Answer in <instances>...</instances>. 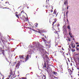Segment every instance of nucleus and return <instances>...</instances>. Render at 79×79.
I'll return each instance as SVG.
<instances>
[{
	"label": "nucleus",
	"mask_w": 79,
	"mask_h": 79,
	"mask_svg": "<svg viewBox=\"0 0 79 79\" xmlns=\"http://www.w3.org/2000/svg\"><path fill=\"white\" fill-rule=\"evenodd\" d=\"M45 56L46 58H47V59H48L49 58H48V57L47 55H45Z\"/></svg>",
	"instance_id": "a211bd4d"
},
{
	"label": "nucleus",
	"mask_w": 79,
	"mask_h": 79,
	"mask_svg": "<svg viewBox=\"0 0 79 79\" xmlns=\"http://www.w3.org/2000/svg\"><path fill=\"white\" fill-rule=\"evenodd\" d=\"M70 65L71 66H73V64H72V63H70Z\"/></svg>",
	"instance_id": "ea45409f"
},
{
	"label": "nucleus",
	"mask_w": 79,
	"mask_h": 79,
	"mask_svg": "<svg viewBox=\"0 0 79 79\" xmlns=\"http://www.w3.org/2000/svg\"><path fill=\"white\" fill-rule=\"evenodd\" d=\"M28 76H29V74H28L26 75V77H28Z\"/></svg>",
	"instance_id": "c85d7f7f"
},
{
	"label": "nucleus",
	"mask_w": 79,
	"mask_h": 79,
	"mask_svg": "<svg viewBox=\"0 0 79 79\" xmlns=\"http://www.w3.org/2000/svg\"><path fill=\"white\" fill-rule=\"evenodd\" d=\"M56 34V33H57L58 32L57 31H56V32H54Z\"/></svg>",
	"instance_id": "c03bdc74"
},
{
	"label": "nucleus",
	"mask_w": 79,
	"mask_h": 79,
	"mask_svg": "<svg viewBox=\"0 0 79 79\" xmlns=\"http://www.w3.org/2000/svg\"><path fill=\"white\" fill-rule=\"evenodd\" d=\"M69 35H70V36L71 35V33H70V32H69Z\"/></svg>",
	"instance_id": "3c124183"
},
{
	"label": "nucleus",
	"mask_w": 79,
	"mask_h": 79,
	"mask_svg": "<svg viewBox=\"0 0 79 79\" xmlns=\"http://www.w3.org/2000/svg\"><path fill=\"white\" fill-rule=\"evenodd\" d=\"M53 14L54 15H56V9H55L54 11V12H53Z\"/></svg>",
	"instance_id": "ddd939ff"
},
{
	"label": "nucleus",
	"mask_w": 79,
	"mask_h": 79,
	"mask_svg": "<svg viewBox=\"0 0 79 79\" xmlns=\"http://www.w3.org/2000/svg\"><path fill=\"white\" fill-rule=\"evenodd\" d=\"M18 16H21V15L20 14H19Z\"/></svg>",
	"instance_id": "6e6d98bb"
},
{
	"label": "nucleus",
	"mask_w": 79,
	"mask_h": 79,
	"mask_svg": "<svg viewBox=\"0 0 79 79\" xmlns=\"http://www.w3.org/2000/svg\"><path fill=\"white\" fill-rule=\"evenodd\" d=\"M45 45H46V46H48V44H45Z\"/></svg>",
	"instance_id": "09e8293b"
},
{
	"label": "nucleus",
	"mask_w": 79,
	"mask_h": 79,
	"mask_svg": "<svg viewBox=\"0 0 79 79\" xmlns=\"http://www.w3.org/2000/svg\"><path fill=\"white\" fill-rule=\"evenodd\" d=\"M77 47H79V45H77Z\"/></svg>",
	"instance_id": "37998d69"
},
{
	"label": "nucleus",
	"mask_w": 79,
	"mask_h": 79,
	"mask_svg": "<svg viewBox=\"0 0 79 79\" xmlns=\"http://www.w3.org/2000/svg\"><path fill=\"white\" fill-rule=\"evenodd\" d=\"M71 47L72 48H75V47H76V45L75 44H73V43H71Z\"/></svg>",
	"instance_id": "423d86ee"
},
{
	"label": "nucleus",
	"mask_w": 79,
	"mask_h": 79,
	"mask_svg": "<svg viewBox=\"0 0 79 79\" xmlns=\"http://www.w3.org/2000/svg\"><path fill=\"white\" fill-rule=\"evenodd\" d=\"M15 16L18 18H19V16L18 14H16Z\"/></svg>",
	"instance_id": "aec40b11"
},
{
	"label": "nucleus",
	"mask_w": 79,
	"mask_h": 79,
	"mask_svg": "<svg viewBox=\"0 0 79 79\" xmlns=\"http://www.w3.org/2000/svg\"><path fill=\"white\" fill-rule=\"evenodd\" d=\"M66 55H68V54L67 53L66 54Z\"/></svg>",
	"instance_id": "0e129e2a"
},
{
	"label": "nucleus",
	"mask_w": 79,
	"mask_h": 79,
	"mask_svg": "<svg viewBox=\"0 0 79 79\" xmlns=\"http://www.w3.org/2000/svg\"><path fill=\"white\" fill-rule=\"evenodd\" d=\"M53 73L54 74V75H56V74H57V73L56 72H55V71H54V72H53Z\"/></svg>",
	"instance_id": "f3484780"
},
{
	"label": "nucleus",
	"mask_w": 79,
	"mask_h": 79,
	"mask_svg": "<svg viewBox=\"0 0 79 79\" xmlns=\"http://www.w3.org/2000/svg\"><path fill=\"white\" fill-rule=\"evenodd\" d=\"M32 31H34L35 32H37V31L34 29H31Z\"/></svg>",
	"instance_id": "5701e85b"
},
{
	"label": "nucleus",
	"mask_w": 79,
	"mask_h": 79,
	"mask_svg": "<svg viewBox=\"0 0 79 79\" xmlns=\"http://www.w3.org/2000/svg\"><path fill=\"white\" fill-rule=\"evenodd\" d=\"M54 23H56V21H57V19H56V18L54 19Z\"/></svg>",
	"instance_id": "2eb2a0df"
},
{
	"label": "nucleus",
	"mask_w": 79,
	"mask_h": 79,
	"mask_svg": "<svg viewBox=\"0 0 79 79\" xmlns=\"http://www.w3.org/2000/svg\"><path fill=\"white\" fill-rule=\"evenodd\" d=\"M68 60L69 62H70V60H69V58H68Z\"/></svg>",
	"instance_id": "72a5a7b5"
},
{
	"label": "nucleus",
	"mask_w": 79,
	"mask_h": 79,
	"mask_svg": "<svg viewBox=\"0 0 79 79\" xmlns=\"http://www.w3.org/2000/svg\"><path fill=\"white\" fill-rule=\"evenodd\" d=\"M28 59H29V55H27V57H26L25 60L26 61H27Z\"/></svg>",
	"instance_id": "6e6552de"
},
{
	"label": "nucleus",
	"mask_w": 79,
	"mask_h": 79,
	"mask_svg": "<svg viewBox=\"0 0 79 79\" xmlns=\"http://www.w3.org/2000/svg\"><path fill=\"white\" fill-rule=\"evenodd\" d=\"M69 69V70L70 71V72H71V73H72L73 72V71H72V70H71L70 69Z\"/></svg>",
	"instance_id": "473e14b6"
},
{
	"label": "nucleus",
	"mask_w": 79,
	"mask_h": 79,
	"mask_svg": "<svg viewBox=\"0 0 79 79\" xmlns=\"http://www.w3.org/2000/svg\"><path fill=\"white\" fill-rule=\"evenodd\" d=\"M70 37H71V38H73V36H72V35H70Z\"/></svg>",
	"instance_id": "79ce46f5"
},
{
	"label": "nucleus",
	"mask_w": 79,
	"mask_h": 79,
	"mask_svg": "<svg viewBox=\"0 0 79 79\" xmlns=\"http://www.w3.org/2000/svg\"><path fill=\"white\" fill-rule=\"evenodd\" d=\"M75 48L77 50H79V48H77V47H76Z\"/></svg>",
	"instance_id": "7c9ffc66"
},
{
	"label": "nucleus",
	"mask_w": 79,
	"mask_h": 79,
	"mask_svg": "<svg viewBox=\"0 0 79 79\" xmlns=\"http://www.w3.org/2000/svg\"><path fill=\"white\" fill-rule=\"evenodd\" d=\"M8 77L9 78H10V79H12L15 77V74H13V72H12L11 70H10V72L9 75L8 76Z\"/></svg>",
	"instance_id": "f03ea898"
},
{
	"label": "nucleus",
	"mask_w": 79,
	"mask_h": 79,
	"mask_svg": "<svg viewBox=\"0 0 79 79\" xmlns=\"http://www.w3.org/2000/svg\"><path fill=\"white\" fill-rule=\"evenodd\" d=\"M55 22H53L52 23V26H54V24H55Z\"/></svg>",
	"instance_id": "393cba45"
},
{
	"label": "nucleus",
	"mask_w": 79,
	"mask_h": 79,
	"mask_svg": "<svg viewBox=\"0 0 79 79\" xmlns=\"http://www.w3.org/2000/svg\"><path fill=\"white\" fill-rule=\"evenodd\" d=\"M9 78H9H9H6V79H10Z\"/></svg>",
	"instance_id": "864d4df0"
},
{
	"label": "nucleus",
	"mask_w": 79,
	"mask_h": 79,
	"mask_svg": "<svg viewBox=\"0 0 79 79\" xmlns=\"http://www.w3.org/2000/svg\"><path fill=\"white\" fill-rule=\"evenodd\" d=\"M47 41H46V42H44V44H47Z\"/></svg>",
	"instance_id": "f704fd0d"
},
{
	"label": "nucleus",
	"mask_w": 79,
	"mask_h": 79,
	"mask_svg": "<svg viewBox=\"0 0 79 79\" xmlns=\"http://www.w3.org/2000/svg\"><path fill=\"white\" fill-rule=\"evenodd\" d=\"M69 48H70V49H71V46H69Z\"/></svg>",
	"instance_id": "c9c22d12"
},
{
	"label": "nucleus",
	"mask_w": 79,
	"mask_h": 79,
	"mask_svg": "<svg viewBox=\"0 0 79 79\" xmlns=\"http://www.w3.org/2000/svg\"><path fill=\"white\" fill-rule=\"evenodd\" d=\"M75 44H79V43H76Z\"/></svg>",
	"instance_id": "de8ad7c7"
},
{
	"label": "nucleus",
	"mask_w": 79,
	"mask_h": 79,
	"mask_svg": "<svg viewBox=\"0 0 79 79\" xmlns=\"http://www.w3.org/2000/svg\"><path fill=\"white\" fill-rule=\"evenodd\" d=\"M45 32V30H41L38 31L39 33H40V34L41 35V34H42V32L44 33Z\"/></svg>",
	"instance_id": "39448f33"
},
{
	"label": "nucleus",
	"mask_w": 79,
	"mask_h": 79,
	"mask_svg": "<svg viewBox=\"0 0 79 79\" xmlns=\"http://www.w3.org/2000/svg\"><path fill=\"white\" fill-rule=\"evenodd\" d=\"M53 10H51V13H52V12H53Z\"/></svg>",
	"instance_id": "49530a36"
},
{
	"label": "nucleus",
	"mask_w": 79,
	"mask_h": 79,
	"mask_svg": "<svg viewBox=\"0 0 79 79\" xmlns=\"http://www.w3.org/2000/svg\"><path fill=\"white\" fill-rule=\"evenodd\" d=\"M0 8H2V7H1V6H0Z\"/></svg>",
	"instance_id": "774afa93"
},
{
	"label": "nucleus",
	"mask_w": 79,
	"mask_h": 79,
	"mask_svg": "<svg viewBox=\"0 0 79 79\" xmlns=\"http://www.w3.org/2000/svg\"><path fill=\"white\" fill-rule=\"evenodd\" d=\"M37 26H38V23H36V24L35 25V27H37Z\"/></svg>",
	"instance_id": "cd10ccee"
},
{
	"label": "nucleus",
	"mask_w": 79,
	"mask_h": 79,
	"mask_svg": "<svg viewBox=\"0 0 79 79\" xmlns=\"http://www.w3.org/2000/svg\"><path fill=\"white\" fill-rule=\"evenodd\" d=\"M60 52L61 53H62V55H64V52H63V51H60Z\"/></svg>",
	"instance_id": "dca6fc26"
},
{
	"label": "nucleus",
	"mask_w": 79,
	"mask_h": 79,
	"mask_svg": "<svg viewBox=\"0 0 79 79\" xmlns=\"http://www.w3.org/2000/svg\"><path fill=\"white\" fill-rule=\"evenodd\" d=\"M20 64H19V63H17V64H16V66H15V67L16 68H17V67H18V68L20 66Z\"/></svg>",
	"instance_id": "9b49d317"
},
{
	"label": "nucleus",
	"mask_w": 79,
	"mask_h": 79,
	"mask_svg": "<svg viewBox=\"0 0 79 79\" xmlns=\"http://www.w3.org/2000/svg\"><path fill=\"white\" fill-rule=\"evenodd\" d=\"M44 55H43V58L44 59V58H45V57H44Z\"/></svg>",
	"instance_id": "e433bc0d"
},
{
	"label": "nucleus",
	"mask_w": 79,
	"mask_h": 79,
	"mask_svg": "<svg viewBox=\"0 0 79 79\" xmlns=\"http://www.w3.org/2000/svg\"><path fill=\"white\" fill-rule=\"evenodd\" d=\"M66 2H67V4H68V1L67 0V2H66V0H64V5H66Z\"/></svg>",
	"instance_id": "1a4fd4ad"
},
{
	"label": "nucleus",
	"mask_w": 79,
	"mask_h": 79,
	"mask_svg": "<svg viewBox=\"0 0 79 79\" xmlns=\"http://www.w3.org/2000/svg\"><path fill=\"white\" fill-rule=\"evenodd\" d=\"M30 29H31V30H32V29H31V28H30Z\"/></svg>",
	"instance_id": "4d7b16f0"
},
{
	"label": "nucleus",
	"mask_w": 79,
	"mask_h": 79,
	"mask_svg": "<svg viewBox=\"0 0 79 79\" xmlns=\"http://www.w3.org/2000/svg\"><path fill=\"white\" fill-rule=\"evenodd\" d=\"M72 71L74 70V69H73V68H72Z\"/></svg>",
	"instance_id": "603ef678"
},
{
	"label": "nucleus",
	"mask_w": 79,
	"mask_h": 79,
	"mask_svg": "<svg viewBox=\"0 0 79 79\" xmlns=\"http://www.w3.org/2000/svg\"><path fill=\"white\" fill-rule=\"evenodd\" d=\"M2 53L3 54H4V52H2Z\"/></svg>",
	"instance_id": "69168bd1"
},
{
	"label": "nucleus",
	"mask_w": 79,
	"mask_h": 79,
	"mask_svg": "<svg viewBox=\"0 0 79 79\" xmlns=\"http://www.w3.org/2000/svg\"><path fill=\"white\" fill-rule=\"evenodd\" d=\"M2 79H4V77H2Z\"/></svg>",
	"instance_id": "680f3d73"
},
{
	"label": "nucleus",
	"mask_w": 79,
	"mask_h": 79,
	"mask_svg": "<svg viewBox=\"0 0 79 79\" xmlns=\"http://www.w3.org/2000/svg\"><path fill=\"white\" fill-rule=\"evenodd\" d=\"M41 35H43V37H44L45 39H46L47 38V36H46V35H44V34H41Z\"/></svg>",
	"instance_id": "4468645a"
},
{
	"label": "nucleus",
	"mask_w": 79,
	"mask_h": 79,
	"mask_svg": "<svg viewBox=\"0 0 79 79\" xmlns=\"http://www.w3.org/2000/svg\"><path fill=\"white\" fill-rule=\"evenodd\" d=\"M46 68V69H45L47 71V72L49 71V65H48L47 66V63L45 61L44 62V65L43 66V68Z\"/></svg>",
	"instance_id": "f257e3e1"
},
{
	"label": "nucleus",
	"mask_w": 79,
	"mask_h": 79,
	"mask_svg": "<svg viewBox=\"0 0 79 79\" xmlns=\"http://www.w3.org/2000/svg\"><path fill=\"white\" fill-rule=\"evenodd\" d=\"M5 8L7 9H10V8H9L5 7Z\"/></svg>",
	"instance_id": "a19ab883"
},
{
	"label": "nucleus",
	"mask_w": 79,
	"mask_h": 79,
	"mask_svg": "<svg viewBox=\"0 0 79 79\" xmlns=\"http://www.w3.org/2000/svg\"><path fill=\"white\" fill-rule=\"evenodd\" d=\"M68 8H69L68 6H67V10H68Z\"/></svg>",
	"instance_id": "a18cd8bd"
},
{
	"label": "nucleus",
	"mask_w": 79,
	"mask_h": 79,
	"mask_svg": "<svg viewBox=\"0 0 79 79\" xmlns=\"http://www.w3.org/2000/svg\"><path fill=\"white\" fill-rule=\"evenodd\" d=\"M24 56H19V57L20 59H23V58H24Z\"/></svg>",
	"instance_id": "9d476101"
},
{
	"label": "nucleus",
	"mask_w": 79,
	"mask_h": 79,
	"mask_svg": "<svg viewBox=\"0 0 79 79\" xmlns=\"http://www.w3.org/2000/svg\"><path fill=\"white\" fill-rule=\"evenodd\" d=\"M71 51L72 52H75V49H72Z\"/></svg>",
	"instance_id": "6ab92c4d"
},
{
	"label": "nucleus",
	"mask_w": 79,
	"mask_h": 79,
	"mask_svg": "<svg viewBox=\"0 0 79 79\" xmlns=\"http://www.w3.org/2000/svg\"><path fill=\"white\" fill-rule=\"evenodd\" d=\"M77 59L78 60V63H76V64H79V57H78L77 58Z\"/></svg>",
	"instance_id": "412c9836"
},
{
	"label": "nucleus",
	"mask_w": 79,
	"mask_h": 79,
	"mask_svg": "<svg viewBox=\"0 0 79 79\" xmlns=\"http://www.w3.org/2000/svg\"><path fill=\"white\" fill-rule=\"evenodd\" d=\"M78 69L79 71V68L77 69ZM78 73H79V72H78Z\"/></svg>",
	"instance_id": "052dcab7"
},
{
	"label": "nucleus",
	"mask_w": 79,
	"mask_h": 79,
	"mask_svg": "<svg viewBox=\"0 0 79 79\" xmlns=\"http://www.w3.org/2000/svg\"><path fill=\"white\" fill-rule=\"evenodd\" d=\"M68 13H69V11H68L66 12V15H68Z\"/></svg>",
	"instance_id": "a878e982"
},
{
	"label": "nucleus",
	"mask_w": 79,
	"mask_h": 79,
	"mask_svg": "<svg viewBox=\"0 0 79 79\" xmlns=\"http://www.w3.org/2000/svg\"><path fill=\"white\" fill-rule=\"evenodd\" d=\"M73 40H74V38H73Z\"/></svg>",
	"instance_id": "13d9d810"
},
{
	"label": "nucleus",
	"mask_w": 79,
	"mask_h": 79,
	"mask_svg": "<svg viewBox=\"0 0 79 79\" xmlns=\"http://www.w3.org/2000/svg\"><path fill=\"white\" fill-rule=\"evenodd\" d=\"M67 28L68 29H70V27L69 26H68Z\"/></svg>",
	"instance_id": "bb28decb"
},
{
	"label": "nucleus",
	"mask_w": 79,
	"mask_h": 79,
	"mask_svg": "<svg viewBox=\"0 0 79 79\" xmlns=\"http://www.w3.org/2000/svg\"><path fill=\"white\" fill-rule=\"evenodd\" d=\"M42 40H43L44 42H47V41L45 40V39L44 37L42 38Z\"/></svg>",
	"instance_id": "f8f14e48"
},
{
	"label": "nucleus",
	"mask_w": 79,
	"mask_h": 79,
	"mask_svg": "<svg viewBox=\"0 0 79 79\" xmlns=\"http://www.w3.org/2000/svg\"><path fill=\"white\" fill-rule=\"evenodd\" d=\"M22 79H27V78L26 77H22Z\"/></svg>",
	"instance_id": "4be33fe9"
},
{
	"label": "nucleus",
	"mask_w": 79,
	"mask_h": 79,
	"mask_svg": "<svg viewBox=\"0 0 79 79\" xmlns=\"http://www.w3.org/2000/svg\"><path fill=\"white\" fill-rule=\"evenodd\" d=\"M68 41H69V42H71V39L69 38L68 39Z\"/></svg>",
	"instance_id": "b1692460"
},
{
	"label": "nucleus",
	"mask_w": 79,
	"mask_h": 79,
	"mask_svg": "<svg viewBox=\"0 0 79 79\" xmlns=\"http://www.w3.org/2000/svg\"><path fill=\"white\" fill-rule=\"evenodd\" d=\"M24 13V11H22L21 12V13Z\"/></svg>",
	"instance_id": "2f4dec72"
},
{
	"label": "nucleus",
	"mask_w": 79,
	"mask_h": 79,
	"mask_svg": "<svg viewBox=\"0 0 79 79\" xmlns=\"http://www.w3.org/2000/svg\"><path fill=\"white\" fill-rule=\"evenodd\" d=\"M67 21H68V19H67Z\"/></svg>",
	"instance_id": "338daca9"
},
{
	"label": "nucleus",
	"mask_w": 79,
	"mask_h": 79,
	"mask_svg": "<svg viewBox=\"0 0 79 79\" xmlns=\"http://www.w3.org/2000/svg\"><path fill=\"white\" fill-rule=\"evenodd\" d=\"M62 50H64V49L63 48H62Z\"/></svg>",
	"instance_id": "4c0bfd02"
},
{
	"label": "nucleus",
	"mask_w": 79,
	"mask_h": 79,
	"mask_svg": "<svg viewBox=\"0 0 79 79\" xmlns=\"http://www.w3.org/2000/svg\"><path fill=\"white\" fill-rule=\"evenodd\" d=\"M32 47H32V46H31V48H32Z\"/></svg>",
	"instance_id": "e2e57ef3"
},
{
	"label": "nucleus",
	"mask_w": 79,
	"mask_h": 79,
	"mask_svg": "<svg viewBox=\"0 0 79 79\" xmlns=\"http://www.w3.org/2000/svg\"><path fill=\"white\" fill-rule=\"evenodd\" d=\"M27 8H29V6H27Z\"/></svg>",
	"instance_id": "5fc2aeb1"
},
{
	"label": "nucleus",
	"mask_w": 79,
	"mask_h": 79,
	"mask_svg": "<svg viewBox=\"0 0 79 79\" xmlns=\"http://www.w3.org/2000/svg\"><path fill=\"white\" fill-rule=\"evenodd\" d=\"M24 18L23 20L25 21H27L28 20V18H26L25 17H24Z\"/></svg>",
	"instance_id": "0eeeda50"
},
{
	"label": "nucleus",
	"mask_w": 79,
	"mask_h": 79,
	"mask_svg": "<svg viewBox=\"0 0 79 79\" xmlns=\"http://www.w3.org/2000/svg\"><path fill=\"white\" fill-rule=\"evenodd\" d=\"M16 61H15V62H14V64H16Z\"/></svg>",
	"instance_id": "58836bf2"
},
{
	"label": "nucleus",
	"mask_w": 79,
	"mask_h": 79,
	"mask_svg": "<svg viewBox=\"0 0 79 79\" xmlns=\"http://www.w3.org/2000/svg\"><path fill=\"white\" fill-rule=\"evenodd\" d=\"M5 9V7L3 8V9Z\"/></svg>",
	"instance_id": "bf43d9fd"
},
{
	"label": "nucleus",
	"mask_w": 79,
	"mask_h": 79,
	"mask_svg": "<svg viewBox=\"0 0 79 79\" xmlns=\"http://www.w3.org/2000/svg\"><path fill=\"white\" fill-rule=\"evenodd\" d=\"M59 26H60V23L58 24L57 25L56 24L55 26V29H58V30H59V29H60Z\"/></svg>",
	"instance_id": "20e7f679"
},
{
	"label": "nucleus",
	"mask_w": 79,
	"mask_h": 79,
	"mask_svg": "<svg viewBox=\"0 0 79 79\" xmlns=\"http://www.w3.org/2000/svg\"><path fill=\"white\" fill-rule=\"evenodd\" d=\"M34 50H38L40 48V46L38 44H36L35 43L34 44V46H33Z\"/></svg>",
	"instance_id": "7ed1b4c3"
},
{
	"label": "nucleus",
	"mask_w": 79,
	"mask_h": 79,
	"mask_svg": "<svg viewBox=\"0 0 79 79\" xmlns=\"http://www.w3.org/2000/svg\"><path fill=\"white\" fill-rule=\"evenodd\" d=\"M17 79H22V78H20V77H18L17 78Z\"/></svg>",
	"instance_id": "c756f323"
},
{
	"label": "nucleus",
	"mask_w": 79,
	"mask_h": 79,
	"mask_svg": "<svg viewBox=\"0 0 79 79\" xmlns=\"http://www.w3.org/2000/svg\"><path fill=\"white\" fill-rule=\"evenodd\" d=\"M66 63L67 65H68V61H67Z\"/></svg>",
	"instance_id": "8fccbe9b"
}]
</instances>
